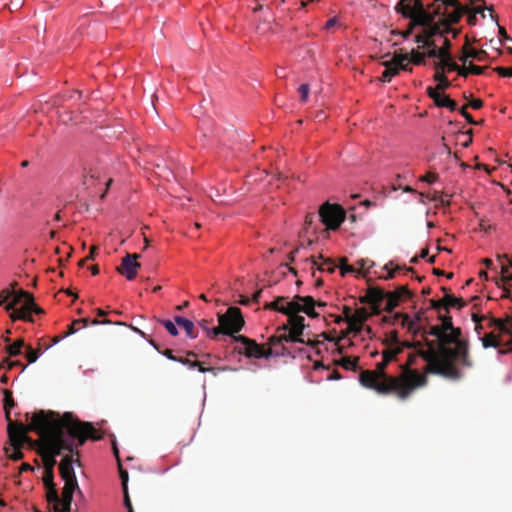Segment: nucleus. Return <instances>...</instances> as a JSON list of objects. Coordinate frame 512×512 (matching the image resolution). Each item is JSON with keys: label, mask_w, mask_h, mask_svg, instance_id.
<instances>
[{"label": "nucleus", "mask_w": 512, "mask_h": 512, "mask_svg": "<svg viewBox=\"0 0 512 512\" xmlns=\"http://www.w3.org/2000/svg\"><path fill=\"white\" fill-rule=\"evenodd\" d=\"M402 352V347H391L387 346V348L382 352L383 360L385 362L390 363L394 359H396L397 355Z\"/></svg>", "instance_id": "nucleus-35"}, {"label": "nucleus", "mask_w": 512, "mask_h": 512, "mask_svg": "<svg viewBox=\"0 0 512 512\" xmlns=\"http://www.w3.org/2000/svg\"><path fill=\"white\" fill-rule=\"evenodd\" d=\"M491 322L495 329L499 330L500 332H507L508 325L506 322L500 319H491Z\"/></svg>", "instance_id": "nucleus-52"}, {"label": "nucleus", "mask_w": 512, "mask_h": 512, "mask_svg": "<svg viewBox=\"0 0 512 512\" xmlns=\"http://www.w3.org/2000/svg\"><path fill=\"white\" fill-rule=\"evenodd\" d=\"M298 300H303L302 312L307 314L311 318H317L319 314L315 311L316 301L312 296H300L297 295Z\"/></svg>", "instance_id": "nucleus-25"}, {"label": "nucleus", "mask_w": 512, "mask_h": 512, "mask_svg": "<svg viewBox=\"0 0 512 512\" xmlns=\"http://www.w3.org/2000/svg\"><path fill=\"white\" fill-rule=\"evenodd\" d=\"M77 322H78V324H82L83 327H86L89 324L99 325V324H111V323H114V324H117V325H126L124 322H112L109 319H104V320L100 321L97 318L92 320L91 322H90V320L88 318H81V319H77Z\"/></svg>", "instance_id": "nucleus-38"}, {"label": "nucleus", "mask_w": 512, "mask_h": 512, "mask_svg": "<svg viewBox=\"0 0 512 512\" xmlns=\"http://www.w3.org/2000/svg\"><path fill=\"white\" fill-rule=\"evenodd\" d=\"M396 347H402V350L404 348H415V349H418V351L420 349H424L423 345L420 341H417V342H408V341L401 342L400 341V343Z\"/></svg>", "instance_id": "nucleus-49"}, {"label": "nucleus", "mask_w": 512, "mask_h": 512, "mask_svg": "<svg viewBox=\"0 0 512 512\" xmlns=\"http://www.w3.org/2000/svg\"><path fill=\"white\" fill-rule=\"evenodd\" d=\"M43 483L46 488V499L49 504L53 505L54 512H61L60 507H62L63 503L61 502L62 496L60 497L58 491L56 489V485L54 483V472L53 471H44L43 474Z\"/></svg>", "instance_id": "nucleus-13"}, {"label": "nucleus", "mask_w": 512, "mask_h": 512, "mask_svg": "<svg viewBox=\"0 0 512 512\" xmlns=\"http://www.w3.org/2000/svg\"><path fill=\"white\" fill-rule=\"evenodd\" d=\"M427 94L431 99H433L436 106L448 108L450 111H455L457 109V103L450 99L449 96L438 92L437 89L427 87Z\"/></svg>", "instance_id": "nucleus-18"}, {"label": "nucleus", "mask_w": 512, "mask_h": 512, "mask_svg": "<svg viewBox=\"0 0 512 512\" xmlns=\"http://www.w3.org/2000/svg\"><path fill=\"white\" fill-rule=\"evenodd\" d=\"M446 312H449V308L461 309L466 305V302L462 298H457L452 294L445 295Z\"/></svg>", "instance_id": "nucleus-30"}, {"label": "nucleus", "mask_w": 512, "mask_h": 512, "mask_svg": "<svg viewBox=\"0 0 512 512\" xmlns=\"http://www.w3.org/2000/svg\"><path fill=\"white\" fill-rule=\"evenodd\" d=\"M487 52L484 50H477L475 48L469 47L467 44L462 47V54L459 57V60L465 65L470 58L476 59L477 61H484L487 57Z\"/></svg>", "instance_id": "nucleus-20"}, {"label": "nucleus", "mask_w": 512, "mask_h": 512, "mask_svg": "<svg viewBox=\"0 0 512 512\" xmlns=\"http://www.w3.org/2000/svg\"><path fill=\"white\" fill-rule=\"evenodd\" d=\"M302 309L303 300H298L296 295L292 301L287 302L286 305L281 306L280 312L287 315L289 318L290 315H298L299 312H302Z\"/></svg>", "instance_id": "nucleus-23"}, {"label": "nucleus", "mask_w": 512, "mask_h": 512, "mask_svg": "<svg viewBox=\"0 0 512 512\" xmlns=\"http://www.w3.org/2000/svg\"><path fill=\"white\" fill-rule=\"evenodd\" d=\"M288 329V325H281L276 329V333L268 338L266 343L267 355L270 357H281L290 354L286 347V343L293 342L290 339L285 330Z\"/></svg>", "instance_id": "nucleus-9"}, {"label": "nucleus", "mask_w": 512, "mask_h": 512, "mask_svg": "<svg viewBox=\"0 0 512 512\" xmlns=\"http://www.w3.org/2000/svg\"><path fill=\"white\" fill-rule=\"evenodd\" d=\"M30 429L41 436L40 455L44 471L54 470L56 456L61 455L63 451L79 456L78 448L88 439H102V435L92 423L80 421L71 412L60 416L53 411L39 410L32 416Z\"/></svg>", "instance_id": "nucleus-1"}, {"label": "nucleus", "mask_w": 512, "mask_h": 512, "mask_svg": "<svg viewBox=\"0 0 512 512\" xmlns=\"http://www.w3.org/2000/svg\"><path fill=\"white\" fill-rule=\"evenodd\" d=\"M399 343H400V340H399V336H398V331L397 330L390 331L386 335V338L384 339V344L386 346L396 347Z\"/></svg>", "instance_id": "nucleus-42"}, {"label": "nucleus", "mask_w": 512, "mask_h": 512, "mask_svg": "<svg viewBox=\"0 0 512 512\" xmlns=\"http://www.w3.org/2000/svg\"><path fill=\"white\" fill-rule=\"evenodd\" d=\"M394 292H398L399 299L401 300L403 297H412V292L408 289L406 285L400 286Z\"/></svg>", "instance_id": "nucleus-55"}, {"label": "nucleus", "mask_w": 512, "mask_h": 512, "mask_svg": "<svg viewBox=\"0 0 512 512\" xmlns=\"http://www.w3.org/2000/svg\"><path fill=\"white\" fill-rule=\"evenodd\" d=\"M340 270H341V274H342V275H345V274H346V273H348V272H354V271H356V270L354 269V267H352V266H350V265H348V264H347V259H346V258H343V259L341 260Z\"/></svg>", "instance_id": "nucleus-59"}, {"label": "nucleus", "mask_w": 512, "mask_h": 512, "mask_svg": "<svg viewBox=\"0 0 512 512\" xmlns=\"http://www.w3.org/2000/svg\"><path fill=\"white\" fill-rule=\"evenodd\" d=\"M434 80L438 82L437 86L434 88L437 89L438 92L444 91L451 86V82L442 71L434 74Z\"/></svg>", "instance_id": "nucleus-33"}, {"label": "nucleus", "mask_w": 512, "mask_h": 512, "mask_svg": "<svg viewBox=\"0 0 512 512\" xmlns=\"http://www.w3.org/2000/svg\"><path fill=\"white\" fill-rule=\"evenodd\" d=\"M350 312H351V310L349 307L344 308V314H345L346 320L348 322L347 329L350 333L358 334L361 331L362 325L359 323V320H355L350 317Z\"/></svg>", "instance_id": "nucleus-29"}, {"label": "nucleus", "mask_w": 512, "mask_h": 512, "mask_svg": "<svg viewBox=\"0 0 512 512\" xmlns=\"http://www.w3.org/2000/svg\"><path fill=\"white\" fill-rule=\"evenodd\" d=\"M139 257L140 255L137 253H127L122 258L120 266L117 267V272L125 276L127 280L135 279L138 269L141 267V264L137 261Z\"/></svg>", "instance_id": "nucleus-14"}, {"label": "nucleus", "mask_w": 512, "mask_h": 512, "mask_svg": "<svg viewBox=\"0 0 512 512\" xmlns=\"http://www.w3.org/2000/svg\"><path fill=\"white\" fill-rule=\"evenodd\" d=\"M439 319L441 320V328H443L447 334H453L455 330H461L459 327H454L452 322V317L449 315H439Z\"/></svg>", "instance_id": "nucleus-34"}, {"label": "nucleus", "mask_w": 512, "mask_h": 512, "mask_svg": "<svg viewBox=\"0 0 512 512\" xmlns=\"http://www.w3.org/2000/svg\"><path fill=\"white\" fill-rule=\"evenodd\" d=\"M421 356L418 354V349H416V353L415 354H410L409 357H408V361L405 365L402 366V371H404V369H411V366L414 365L416 363V359Z\"/></svg>", "instance_id": "nucleus-53"}, {"label": "nucleus", "mask_w": 512, "mask_h": 512, "mask_svg": "<svg viewBox=\"0 0 512 512\" xmlns=\"http://www.w3.org/2000/svg\"><path fill=\"white\" fill-rule=\"evenodd\" d=\"M75 454L66 455L59 463V472L62 480L64 481V487L62 489V499L63 503L62 507H60L61 512H70L73 500V494L77 492L78 495L83 496L81 489L79 488L75 471L73 468V463H77V465H81L79 459L74 460L73 456ZM79 458V456H77Z\"/></svg>", "instance_id": "nucleus-5"}, {"label": "nucleus", "mask_w": 512, "mask_h": 512, "mask_svg": "<svg viewBox=\"0 0 512 512\" xmlns=\"http://www.w3.org/2000/svg\"><path fill=\"white\" fill-rule=\"evenodd\" d=\"M430 306L432 309L440 310L445 309L446 310V302H445V296L440 300L431 299L429 300Z\"/></svg>", "instance_id": "nucleus-50"}, {"label": "nucleus", "mask_w": 512, "mask_h": 512, "mask_svg": "<svg viewBox=\"0 0 512 512\" xmlns=\"http://www.w3.org/2000/svg\"><path fill=\"white\" fill-rule=\"evenodd\" d=\"M386 292L380 288L370 287L366 294L360 298L362 303L371 305L375 313H379L382 303L385 299Z\"/></svg>", "instance_id": "nucleus-17"}, {"label": "nucleus", "mask_w": 512, "mask_h": 512, "mask_svg": "<svg viewBox=\"0 0 512 512\" xmlns=\"http://www.w3.org/2000/svg\"><path fill=\"white\" fill-rule=\"evenodd\" d=\"M384 310L392 312L400 302L398 292H386Z\"/></svg>", "instance_id": "nucleus-28"}, {"label": "nucleus", "mask_w": 512, "mask_h": 512, "mask_svg": "<svg viewBox=\"0 0 512 512\" xmlns=\"http://www.w3.org/2000/svg\"><path fill=\"white\" fill-rule=\"evenodd\" d=\"M236 342H240L244 350L240 353L248 358H265L268 359L266 344H258L255 340L250 339L244 335L234 336Z\"/></svg>", "instance_id": "nucleus-12"}, {"label": "nucleus", "mask_w": 512, "mask_h": 512, "mask_svg": "<svg viewBox=\"0 0 512 512\" xmlns=\"http://www.w3.org/2000/svg\"><path fill=\"white\" fill-rule=\"evenodd\" d=\"M23 339H17L14 343L6 346V352L10 357L18 356L22 353V349L25 348Z\"/></svg>", "instance_id": "nucleus-31"}, {"label": "nucleus", "mask_w": 512, "mask_h": 512, "mask_svg": "<svg viewBox=\"0 0 512 512\" xmlns=\"http://www.w3.org/2000/svg\"><path fill=\"white\" fill-rule=\"evenodd\" d=\"M417 2H421V0H400L396 5L395 10L404 18L409 19L412 15H414Z\"/></svg>", "instance_id": "nucleus-22"}, {"label": "nucleus", "mask_w": 512, "mask_h": 512, "mask_svg": "<svg viewBox=\"0 0 512 512\" xmlns=\"http://www.w3.org/2000/svg\"><path fill=\"white\" fill-rule=\"evenodd\" d=\"M99 178V173L96 170L90 169L85 175L83 184L86 187H90L94 185L96 179Z\"/></svg>", "instance_id": "nucleus-43"}, {"label": "nucleus", "mask_w": 512, "mask_h": 512, "mask_svg": "<svg viewBox=\"0 0 512 512\" xmlns=\"http://www.w3.org/2000/svg\"><path fill=\"white\" fill-rule=\"evenodd\" d=\"M305 318L301 315H290L288 318V322L286 325H288V329L285 330L287 336L292 339V341H296L298 343H305L310 346H317L320 342L319 341H311V340H304L302 338L303 331L305 328Z\"/></svg>", "instance_id": "nucleus-11"}, {"label": "nucleus", "mask_w": 512, "mask_h": 512, "mask_svg": "<svg viewBox=\"0 0 512 512\" xmlns=\"http://www.w3.org/2000/svg\"><path fill=\"white\" fill-rule=\"evenodd\" d=\"M451 46H452L451 41L448 38H444L443 46L442 47H438L440 52L443 53V56H441V58L447 60L448 57L452 56L451 53H450Z\"/></svg>", "instance_id": "nucleus-45"}, {"label": "nucleus", "mask_w": 512, "mask_h": 512, "mask_svg": "<svg viewBox=\"0 0 512 512\" xmlns=\"http://www.w3.org/2000/svg\"><path fill=\"white\" fill-rule=\"evenodd\" d=\"M409 55V59L406 62H411L415 65H425V53H421L416 49H412Z\"/></svg>", "instance_id": "nucleus-36"}, {"label": "nucleus", "mask_w": 512, "mask_h": 512, "mask_svg": "<svg viewBox=\"0 0 512 512\" xmlns=\"http://www.w3.org/2000/svg\"><path fill=\"white\" fill-rule=\"evenodd\" d=\"M420 180L427 183H434L438 180V175L436 173L429 172L426 175L422 176Z\"/></svg>", "instance_id": "nucleus-61"}, {"label": "nucleus", "mask_w": 512, "mask_h": 512, "mask_svg": "<svg viewBox=\"0 0 512 512\" xmlns=\"http://www.w3.org/2000/svg\"><path fill=\"white\" fill-rule=\"evenodd\" d=\"M433 7V11L429 12L425 9L423 2L416 3V9L414 11V15H412L409 20L412 22V26H426L434 22L435 18L438 16L435 14V7L433 3L429 6Z\"/></svg>", "instance_id": "nucleus-15"}, {"label": "nucleus", "mask_w": 512, "mask_h": 512, "mask_svg": "<svg viewBox=\"0 0 512 512\" xmlns=\"http://www.w3.org/2000/svg\"><path fill=\"white\" fill-rule=\"evenodd\" d=\"M389 363L382 359L375 370H364L360 373L359 382L362 386L375 390L378 394H395L400 400H406L419 387L427 384L425 374L416 369H404L398 376L386 373Z\"/></svg>", "instance_id": "nucleus-3"}, {"label": "nucleus", "mask_w": 512, "mask_h": 512, "mask_svg": "<svg viewBox=\"0 0 512 512\" xmlns=\"http://www.w3.org/2000/svg\"><path fill=\"white\" fill-rule=\"evenodd\" d=\"M395 319H401V325L403 327H407L409 331L413 332L414 334L417 333V330L415 329V322L410 320L409 316L407 314H401L397 313L395 315Z\"/></svg>", "instance_id": "nucleus-37"}, {"label": "nucleus", "mask_w": 512, "mask_h": 512, "mask_svg": "<svg viewBox=\"0 0 512 512\" xmlns=\"http://www.w3.org/2000/svg\"><path fill=\"white\" fill-rule=\"evenodd\" d=\"M309 91H310V88H309L308 84H302L298 88V92L300 94V98H301L302 102H307L308 96H309Z\"/></svg>", "instance_id": "nucleus-51"}, {"label": "nucleus", "mask_w": 512, "mask_h": 512, "mask_svg": "<svg viewBox=\"0 0 512 512\" xmlns=\"http://www.w3.org/2000/svg\"><path fill=\"white\" fill-rule=\"evenodd\" d=\"M219 326L212 328L214 336L223 333L234 338L245 325L242 312L238 307H229L224 314L218 316Z\"/></svg>", "instance_id": "nucleus-7"}, {"label": "nucleus", "mask_w": 512, "mask_h": 512, "mask_svg": "<svg viewBox=\"0 0 512 512\" xmlns=\"http://www.w3.org/2000/svg\"><path fill=\"white\" fill-rule=\"evenodd\" d=\"M350 317L355 320H359V323L362 325V323L367 318V311L365 308H359L355 311V313L353 315L350 314Z\"/></svg>", "instance_id": "nucleus-47"}, {"label": "nucleus", "mask_w": 512, "mask_h": 512, "mask_svg": "<svg viewBox=\"0 0 512 512\" xmlns=\"http://www.w3.org/2000/svg\"><path fill=\"white\" fill-rule=\"evenodd\" d=\"M286 299L287 298L283 296L277 297L273 302L266 304L265 308L280 312L281 306L286 301Z\"/></svg>", "instance_id": "nucleus-44"}, {"label": "nucleus", "mask_w": 512, "mask_h": 512, "mask_svg": "<svg viewBox=\"0 0 512 512\" xmlns=\"http://www.w3.org/2000/svg\"><path fill=\"white\" fill-rule=\"evenodd\" d=\"M160 323L166 328V330L172 335H178V329L176 325L170 320H160Z\"/></svg>", "instance_id": "nucleus-46"}, {"label": "nucleus", "mask_w": 512, "mask_h": 512, "mask_svg": "<svg viewBox=\"0 0 512 512\" xmlns=\"http://www.w3.org/2000/svg\"><path fill=\"white\" fill-rule=\"evenodd\" d=\"M482 343L485 348L498 347L501 345V340L493 333H488L482 338Z\"/></svg>", "instance_id": "nucleus-39"}, {"label": "nucleus", "mask_w": 512, "mask_h": 512, "mask_svg": "<svg viewBox=\"0 0 512 512\" xmlns=\"http://www.w3.org/2000/svg\"><path fill=\"white\" fill-rule=\"evenodd\" d=\"M408 59L409 55L407 53L395 52L390 61H384L382 63L383 66H385V70L383 71L380 80L382 82H390L392 77L398 75L400 70L411 72L412 68L405 63Z\"/></svg>", "instance_id": "nucleus-10"}, {"label": "nucleus", "mask_w": 512, "mask_h": 512, "mask_svg": "<svg viewBox=\"0 0 512 512\" xmlns=\"http://www.w3.org/2000/svg\"><path fill=\"white\" fill-rule=\"evenodd\" d=\"M345 215L346 213L340 205L330 204L328 202L324 203L319 208L320 221L326 226V229L322 231L338 229L344 222Z\"/></svg>", "instance_id": "nucleus-8"}, {"label": "nucleus", "mask_w": 512, "mask_h": 512, "mask_svg": "<svg viewBox=\"0 0 512 512\" xmlns=\"http://www.w3.org/2000/svg\"><path fill=\"white\" fill-rule=\"evenodd\" d=\"M20 365H21V362L19 360L11 361L8 358H6L0 362V370L4 369V368L11 370L12 368H14L16 366H20Z\"/></svg>", "instance_id": "nucleus-48"}, {"label": "nucleus", "mask_w": 512, "mask_h": 512, "mask_svg": "<svg viewBox=\"0 0 512 512\" xmlns=\"http://www.w3.org/2000/svg\"><path fill=\"white\" fill-rule=\"evenodd\" d=\"M306 263H311V268L314 269V267L317 266V269L320 271H327L328 273L332 274L334 273L336 266L330 259H324V257L320 254L317 258L315 257H309L305 259Z\"/></svg>", "instance_id": "nucleus-19"}, {"label": "nucleus", "mask_w": 512, "mask_h": 512, "mask_svg": "<svg viewBox=\"0 0 512 512\" xmlns=\"http://www.w3.org/2000/svg\"><path fill=\"white\" fill-rule=\"evenodd\" d=\"M3 394H4L3 402H4L5 416H6L8 425H9L10 422H13L10 418V410L15 406V402H14V399L12 396V392L10 390L4 389Z\"/></svg>", "instance_id": "nucleus-27"}, {"label": "nucleus", "mask_w": 512, "mask_h": 512, "mask_svg": "<svg viewBox=\"0 0 512 512\" xmlns=\"http://www.w3.org/2000/svg\"><path fill=\"white\" fill-rule=\"evenodd\" d=\"M358 266L361 270H366L374 265V262L369 259H360L357 261Z\"/></svg>", "instance_id": "nucleus-64"}, {"label": "nucleus", "mask_w": 512, "mask_h": 512, "mask_svg": "<svg viewBox=\"0 0 512 512\" xmlns=\"http://www.w3.org/2000/svg\"><path fill=\"white\" fill-rule=\"evenodd\" d=\"M494 71L501 77H512V67L511 68L496 67V68H494Z\"/></svg>", "instance_id": "nucleus-56"}, {"label": "nucleus", "mask_w": 512, "mask_h": 512, "mask_svg": "<svg viewBox=\"0 0 512 512\" xmlns=\"http://www.w3.org/2000/svg\"><path fill=\"white\" fill-rule=\"evenodd\" d=\"M419 44V48H426L427 50L432 48H438L433 39H422V41H420Z\"/></svg>", "instance_id": "nucleus-58"}, {"label": "nucleus", "mask_w": 512, "mask_h": 512, "mask_svg": "<svg viewBox=\"0 0 512 512\" xmlns=\"http://www.w3.org/2000/svg\"><path fill=\"white\" fill-rule=\"evenodd\" d=\"M422 336L427 349H420L418 354L427 363L423 369L424 374L458 381L463 374L457 365L465 368L473 366L469 344L462 338L461 330L447 334L441 325H434L428 331L424 330Z\"/></svg>", "instance_id": "nucleus-2"}, {"label": "nucleus", "mask_w": 512, "mask_h": 512, "mask_svg": "<svg viewBox=\"0 0 512 512\" xmlns=\"http://www.w3.org/2000/svg\"><path fill=\"white\" fill-rule=\"evenodd\" d=\"M43 314L44 310L39 307L35 302L33 296L26 301L17 312L13 314V321L24 320L33 322L32 314Z\"/></svg>", "instance_id": "nucleus-16"}, {"label": "nucleus", "mask_w": 512, "mask_h": 512, "mask_svg": "<svg viewBox=\"0 0 512 512\" xmlns=\"http://www.w3.org/2000/svg\"><path fill=\"white\" fill-rule=\"evenodd\" d=\"M335 365H340L346 370L356 371L358 369V358L343 357L335 361Z\"/></svg>", "instance_id": "nucleus-32"}, {"label": "nucleus", "mask_w": 512, "mask_h": 512, "mask_svg": "<svg viewBox=\"0 0 512 512\" xmlns=\"http://www.w3.org/2000/svg\"><path fill=\"white\" fill-rule=\"evenodd\" d=\"M467 107L468 105H464L461 109H460V113L461 115L466 119V121L469 123V124H472V125H477L478 123L473 119L472 115L470 113L467 112Z\"/></svg>", "instance_id": "nucleus-54"}, {"label": "nucleus", "mask_w": 512, "mask_h": 512, "mask_svg": "<svg viewBox=\"0 0 512 512\" xmlns=\"http://www.w3.org/2000/svg\"><path fill=\"white\" fill-rule=\"evenodd\" d=\"M13 295V292L9 289H4L0 292V305L2 306L7 300Z\"/></svg>", "instance_id": "nucleus-62"}, {"label": "nucleus", "mask_w": 512, "mask_h": 512, "mask_svg": "<svg viewBox=\"0 0 512 512\" xmlns=\"http://www.w3.org/2000/svg\"><path fill=\"white\" fill-rule=\"evenodd\" d=\"M32 294H30L27 291L20 290L15 295H13V299L11 302L7 303L5 305V310L10 313V318L13 320V314L14 312H17L19 308H16V305H18L23 300L28 301L30 299Z\"/></svg>", "instance_id": "nucleus-21"}, {"label": "nucleus", "mask_w": 512, "mask_h": 512, "mask_svg": "<svg viewBox=\"0 0 512 512\" xmlns=\"http://www.w3.org/2000/svg\"><path fill=\"white\" fill-rule=\"evenodd\" d=\"M13 295V292L9 289H4L0 292V305L2 306L7 300Z\"/></svg>", "instance_id": "nucleus-63"}, {"label": "nucleus", "mask_w": 512, "mask_h": 512, "mask_svg": "<svg viewBox=\"0 0 512 512\" xmlns=\"http://www.w3.org/2000/svg\"><path fill=\"white\" fill-rule=\"evenodd\" d=\"M425 53V57H429V58H437V59H440L441 56H443V53L440 52V50L438 48H432V49H428Z\"/></svg>", "instance_id": "nucleus-60"}, {"label": "nucleus", "mask_w": 512, "mask_h": 512, "mask_svg": "<svg viewBox=\"0 0 512 512\" xmlns=\"http://www.w3.org/2000/svg\"><path fill=\"white\" fill-rule=\"evenodd\" d=\"M174 321L176 322L177 325H179L180 327H182L185 330L188 337H190V338L197 337V333L195 332L194 323L191 320H188L181 316H175Z\"/></svg>", "instance_id": "nucleus-26"}, {"label": "nucleus", "mask_w": 512, "mask_h": 512, "mask_svg": "<svg viewBox=\"0 0 512 512\" xmlns=\"http://www.w3.org/2000/svg\"><path fill=\"white\" fill-rule=\"evenodd\" d=\"M315 219H316V215L314 213H308L306 215L305 220H304V227H303L302 231L299 234V236L301 238L305 237L309 233V231L312 228V225H313Z\"/></svg>", "instance_id": "nucleus-40"}, {"label": "nucleus", "mask_w": 512, "mask_h": 512, "mask_svg": "<svg viewBox=\"0 0 512 512\" xmlns=\"http://www.w3.org/2000/svg\"><path fill=\"white\" fill-rule=\"evenodd\" d=\"M383 269L387 271V274L385 276H380L379 278L384 280H391L395 278L396 273L402 270H405L406 272H414V269L412 267L394 265L392 261L385 264L383 266Z\"/></svg>", "instance_id": "nucleus-24"}, {"label": "nucleus", "mask_w": 512, "mask_h": 512, "mask_svg": "<svg viewBox=\"0 0 512 512\" xmlns=\"http://www.w3.org/2000/svg\"><path fill=\"white\" fill-rule=\"evenodd\" d=\"M435 14L441 15L442 18L438 22H433L423 27L421 33L415 36L414 41L420 43L422 39H433V37L452 31L450 25L460 21L463 14L469 12L468 6L462 5L458 0H433Z\"/></svg>", "instance_id": "nucleus-4"}, {"label": "nucleus", "mask_w": 512, "mask_h": 512, "mask_svg": "<svg viewBox=\"0 0 512 512\" xmlns=\"http://www.w3.org/2000/svg\"><path fill=\"white\" fill-rule=\"evenodd\" d=\"M41 353L40 349H33L31 346L25 347V357L29 364L37 361Z\"/></svg>", "instance_id": "nucleus-41"}, {"label": "nucleus", "mask_w": 512, "mask_h": 512, "mask_svg": "<svg viewBox=\"0 0 512 512\" xmlns=\"http://www.w3.org/2000/svg\"><path fill=\"white\" fill-rule=\"evenodd\" d=\"M28 431H32L30 424L25 426L22 423L10 422L7 427V432L12 452L9 453L10 449L5 448V453L9 459L19 461L24 457L22 448L26 442L31 441L27 436Z\"/></svg>", "instance_id": "nucleus-6"}, {"label": "nucleus", "mask_w": 512, "mask_h": 512, "mask_svg": "<svg viewBox=\"0 0 512 512\" xmlns=\"http://www.w3.org/2000/svg\"><path fill=\"white\" fill-rule=\"evenodd\" d=\"M444 62H445L446 69L448 71H456V72L458 71L459 65L453 61L452 56L448 57L447 60L444 59Z\"/></svg>", "instance_id": "nucleus-57"}]
</instances>
